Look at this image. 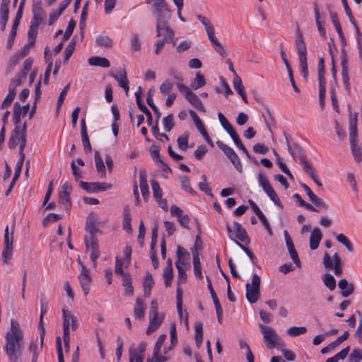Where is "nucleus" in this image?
Wrapping results in <instances>:
<instances>
[{
  "label": "nucleus",
  "mask_w": 362,
  "mask_h": 362,
  "mask_svg": "<svg viewBox=\"0 0 362 362\" xmlns=\"http://www.w3.org/2000/svg\"><path fill=\"white\" fill-rule=\"evenodd\" d=\"M146 4H151L153 16L156 18V33L160 35L161 28L165 27L168 33L170 32V37L173 35L172 28L170 26L169 21L171 18L172 12L168 7L165 0H146Z\"/></svg>",
  "instance_id": "obj_2"
},
{
  "label": "nucleus",
  "mask_w": 362,
  "mask_h": 362,
  "mask_svg": "<svg viewBox=\"0 0 362 362\" xmlns=\"http://www.w3.org/2000/svg\"><path fill=\"white\" fill-rule=\"evenodd\" d=\"M210 42L214 47L216 52L220 55L224 57L227 55V52L225 51L223 46L221 43L218 40L216 37L214 35L210 38H209Z\"/></svg>",
  "instance_id": "obj_37"
},
{
  "label": "nucleus",
  "mask_w": 362,
  "mask_h": 362,
  "mask_svg": "<svg viewBox=\"0 0 362 362\" xmlns=\"http://www.w3.org/2000/svg\"><path fill=\"white\" fill-rule=\"evenodd\" d=\"M99 222L96 215L93 213L88 214L86 218L85 230L88 233H102L99 228Z\"/></svg>",
  "instance_id": "obj_16"
},
{
  "label": "nucleus",
  "mask_w": 362,
  "mask_h": 362,
  "mask_svg": "<svg viewBox=\"0 0 362 362\" xmlns=\"http://www.w3.org/2000/svg\"><path fill=\"white\" fill-rule=\"evenodd\" d=\"M197 19L201 22V23L204 26L207 37L210 38L215 35V30L214 25L209 19H208L206 16H204L201 14L197 16Z\"/></svg>",
  "instance_id": "obj_26"
},
{
  "label": "nucleus",
  "mask_w": 362,
  "mask_h": 362,
  "mask_svg": "<svg viewBox=\"0 0 362 362\" xmlns=\"http://www.w3.org/2000/svg\"><path fill=\"white\" fill-rule=\"evenodd\" d=\"M170 214L172 216L177 218V221L182 227L185 229L189 230V223L190 222V218L187 214H184L183 211L176 205H173L170 207Z\"/></svg>",
  "instance_id": "obj_11"
},
{
  "label": "nucleus",
  "mask_w": 362,
  "mask_h": 362,
  "mask_svg": "<svg viewBox=\"0 0 362 362\" xmlns=\"http://www.w3.org/2000/svg\"><path fill=\"white\" fill-rule=\"evenodd\" d=\"M293 198L296 200V202L300 206L305 207L308 211L319 212V209L315 207L314 206L309 203H307L302 199L299 194H294L293 195Z\"/></svg>",
  "instance_id": "obj_35"
},
{
  "label": "nucleus",
  "mask_w": 362,
  "mask_h": 362,
  "mask_svg": "<svg viewBox=\"0 0 362 362\" xmlns=\"http://www.w3.org/2000/svg\"><path fill=\"white\" fill-rule=\"evenodd\" d=\"M5 338L4 350L9 362H18L23 348V333L19 323L13 319L11 320V329L6 333Z\"/></svg>",
  "instance_id": "obj_1"
},
{
  "label": "nucleus",
  "mask_w": 362,
  "mask_h": 362,
  "mask_svg": "<svg viewBox=\"0 0 362 362\" xmlns=\"http://www.w3.org/2000/svg\"><path fill=\"white\" fill-rule=\"evenodd\" d=\"M336 239L337 240L338 242L343 244L349 252H351L354 251V246L351 242L348 239V238L346 235H344L342 233H340L337 235Z\"/></svg>",
  "instance_id": "obj_50"
},
{
  "label": "nucleus",
  "mask_w": 362,
  "mask_h": 362,
  "mask_svg": "<svg viewBox=\"0 0 362 362\" xmlns=\"http://www.w3.org/2000/svg\"><path fill=\"white\" fill-rule=\"evenodd\" d=\"M324 284L331 291L336 288V280L334 277L330 274H325L322 278Z\"/></svg>",
  "instance_id": "obj_46"
},
{
  "label": "nucleus",
  "mask_w": 362,
  "mask_h": 362,
  "mask_svg": "<svg viewBox=\"0 0 362 362\" xmlns=\"http://www.w3.org/2000/svg\"><path fill=\"white\" fill-rule=\"evenodd\" d=\"M226 230H227V232L228 234V237L230 239L233 240L234 242L235 243V244L247 255V256L250 257V259L252 260V262H255V259H256V257L254 255V253L249 248L246 247L242 243H240L235 239L233 238L232 236L233 235V230H232L230 226L228 223L226 224Z\"/></svg>",
  "instance_id": "obj_25"
},
{
  "label": "nucleus",
  "mask_w": 362,
  "mask_h": 362,
  "mask_svg": "<svg viewBox=\"0 0 362 362\" xmlns=\"http://www.w3.org/2000/svg\"><path fill=\"white\" fill-rule=\"evenodd\" d=\"M348 58L346 51H342V60L341 61V77L342 81L344 85L345 89L347 91L348 94L351 93V84L349 82V69H348Z\"/></svg>",
  "instance_id": "obj_9"
},
{
  "label": "nucleus",
  "mask_w": 362,
  "mask_h": 362,
  "mask_svg": "<svg viewBox=\"0 0 362 362\" xmlns=\"http://www.w3.org/2000/svg\"><path fill=\"white\" fill-rule=\"evenodd\" d=\"M259 328L264 335V340L267 346L270 349H274L276 346V340L279 339V336L271 327L259 325Z\"/></svg>",
  "instance_id": "obj_6"
},
{
  "label": "nucleus",
  "mask_w": 362,
  "mask_h": 362,
  "mask_svg": "<svg viewBox=\"0 0 362 362\" xmlns=\"http://www.w3.org/2000/svg\"><path fill=\"white\" fill-rule=\"evenodd\" d=\"M361 360L362 351L359 349H354L348 358V362H360Z\"/></svg>",
  "instance_id": "obj_59"
},
{
  "label": "nucleus",
  "mask_w": 362,
  "mask_h": 362,
  "mask_svg": "<svg viewBox=\"0 0 362 362\" xmlns=\"http://www.w3.org/2000/svg\"><path fill=\"white\" fill-rule=\"evenodd\" d=\"M76 40L73 38L64 49V63H66L75 50Z\"/></svg>",
  "instance_id": "obj_44"
},
{
  "label": "nucleus",
  "mask_w": 362,
  "mask_h": 362,
  "mask_svg": "<svg viewBox=\"0 0 362 362\" xmlns=\"http://www.w3.org/2000/svg\"><path fill=\"white\" fill-rule=\"evenodd\" d=\"M300 187L304 189L309 199L316 206V208L329 209V206L321 198L317 197L306 184L300 183Z\"/></svg>",
  "instance_id": "obj_12"
},
{
  "label": "nucleus",
  "mask_w": 362,
  "mask_h": 362,
  "mask_svg": "<svg viewBox=\"0 0 362 362\" xmlns=\"http://www.w3.org/2000/svg\"><path fill=\"white\" fill-rule=\"evenodd\" d=\"M62 316H63V335H69V327H70V321L71 315L69 311L63 308L62 309Z\"/></svg>",
  "instance_id": "obj_34"
},
{
  "label": "nucleus",
  "mask_w": 362,
  "mask_h": 362,
  "mask_svg": "<svg viewBox=\"0 0 362 362\" xmlns=\"http://www.w3.org/2000/svg\"><path fill=\"white\" fill-rule=\"evenodd\" d=\"M351 151L356 162L362 160V146H357L356 141L350 142Z\"/></svg>",
  "instance_id": "obj_38"
},
{
  "label": "nucleus",
  "mask_w": 362,
  "mask_h": 362,
  "mask_svg": "<svg viewBox=\"0 0 362 362\" xmlns=\"http://www.w3.org/2000/svg\"><path fill=\"white\" fill-rule=\"evenodd\" d=\"M89 65L94 66H100L103 68H107L110 66L109 60L103 57H91L88 59Z\"/></svg>",
  "instance_id": "obj_28"
},
{
  "label": "nucleus",
  "mask_w": 362,
  "mask_h": 362,
  "mask_svg": "<svg viewBox=\"0 0 362 362\" xmlns=\"http://www.w3.org/2000/svg\"><path fill=\"white\" fill-rule=\"evenodd\" d=\"M176 256L177 260L175 262V267L178 272L177 276V284H184L187 281V274L185 269L182 268V265L185 264V259L189 258V253L182 246L178 245L176 251Z\"/></svg>",
  "instance_id": "obj_3"
},
{
  "label": "nucleus",
  "mask_w": 362,
  "mask_h": 362,
  "mask_svg": "<svg viewBox=\"0 0 362 362\" xmlns=\"http://www.w3.org/2000/svg\"><path fill=\"white\" fill-rule=\"evenodd\" d=\"M139 185L142 197L145 201H147L150 192L145 170H141L139 172Z\"/></svg>",
  "instance_id": "obj_21"
},
{
  "label": "nucleus",
  "mask_w": 362,
  "mask_h": 362,
  "mask_svg": "<svg viewBox=\"0 0 362 362\" xmlns=\"http://www.w3.org/2000/svg\"><path fill=\"white\" fill-rule=\"evenodd\" d=\"M313 8H314V13H315V18L316 25L317 27V30L320 33V35L322 37H323L324 40L326 39V30L324 28L322 21H320V10L318 8V5L316 2L313 3Z\"/></svg>",
  "instance_id": "obj_24"
},
{
  "label": "nucleus",
  "mask_w": 362,
  "mask_h": 362,
  "mask_svg": "<svg viewBox=\"0 0 362 362\" xmlns=\"http://www.w3.org/2000/svg\"><path fill=\"white\" fill-rule=\"evenodd\" d=\"M338 286L341 290V295L344 298L349 296L354 291V285L349 284L345 279H342L339 281Z\"/></svg>",
  "instance_id": "obj_23"
},
{
  "label": "nucleus",
  "mask_w": 362,
  "mask_h": 362,
  "mask_svg": "<svg viewBox=\"0 0 362 362\" xmlns=\"http://www.w3.org/2000/svg\"><path fill=\"white\" fill-rule=\"evenodd\" d=\"M189 133L185 132L177 138V142L180 149L185 151L188 148Z\"/></svg>",
  "instance_id": "obj_53"
},
{
  "label": "nucleus",
  "mask_w": 362,
  "mask_h": 362,
  "mask_svg": "<svg viewBox=\"0 0 362 362\" xmlns=\"http://www.w3.org/2000/svg\"><path fill=\"white\" fill-rule=\"evenodd\" d=\"M72 189L71 185L68 181H66L62 187V191L59 193L60 204L62 205L64 209L69 211L71 207L70 194L72 192Z\"/></svg>",
  "instance_id": "obj_7"
},
{
  "label": "nucleus",
  "mask_w": 362,
  "mask_h": 362,
  "mask_svg": "<svg viewBox=\"0 0 362 362\" xmlns=\"http://www.w3.org/2000/svg\"><path fill=\"white\" fill-rule=\"evenodd\" d=\"M189 112L190 116L192 117V119L197 129L199 130L200 134L202 135V136L204 137L206 142L209 145H210L211 147H214V143H213L212 140L211 139V138L209 137V136L204 127V125L203 124L202 120L200 119V118L199 117L197 114L194 110H190L189 111Z\"/></svg>",
  "instance_id": "obj_10"
},
{
  "label": "nucleus",
  "mask_w": 362,
  "mask_h": 362,
  "mask_svg": "<svg viewBox=\"0 0 362 362\" xmlns=\"http://www.w3.org/2000/svg\"><path fill=\"white\" fill-rule=\"evenodd\" d=\"M357 113L354 118H351L349 122V139L350 142L356 141L357 137Z\"/></svg>",
  "instance_id": "obj_32"
},
{
  "label": "nucleus",
  "mask_w": 362,
  "mask_h": 362,
  "mask_svg": "<svg viewBox=\"0 0 362 362\" xmlns=\"http://www.w3.org/2000/svg\"><path fill=\"white\" fill-rule=\"evenodd\" d=\"M258 182L266 194L269 193L273 189L272 186L264 173H259Z\"/></svg>",
  "instance_id": "obj_36"
},
{
  "label": "nucleus",
  "mask_w": 362,
  "mask_h": 362,
  "mask_svg": "<svg viewBox=\"0 0 362 362\" xmlns=\"http://www.w3.org/2000/svg\"><path fill=\"white\" fill-rule=\"evenodd\" d=\"M292 153H289L293 158L296 160L297 158L300 160V163L305 168V166H308L310 164L303 147L298 143L293 144Z\"/></svg>",
  "instance_id": "obj_13"
},
{
  "label": "nucleus",
  "mask_w": 362,
  "mask_h": 362,
  "mask_svg": "<svg viewBox=\"0 0 362 362\" xmlns=\"http://www.w3.org/2000/svg\"><path fill=\"white\" fill-rule=\"evenodd\" d=\"M94 158L97 171L101 173V177H105V166L98 151H95Z\"/></svg>",
  "instance_id": "obj_33"
},
{
  "label": "nucleus",
  "mask_w": 362,
  "mask_h": 362,
  "mask_svg": "<svg viewBox=\"0 0 362 362\" xmlns=\"http://www.w3.org/2000/svg\"><path fill=\"white\" fill-rule=\"evenodd\" d=\"M90 247H91V254H90V259L93 262V265L95 267L97 264V259L100 255V251L99 249V244L98 243H95V244L90 245Z\"/></svg>",
  "instance_id": "obj_52"
},
{
  "label": "nucleus",
  "mask_w": 362,
  "mask_h": 362,
  "mask_svg": "<svg viewBox=\"0 0 362 362\" xmlns=\"http://www.w3.org/2000/svg\"><path fill=\"white\" fill-rule=\"evenodd\" d=\"M163 122L165 130L167 132H170L175 125V123L173 121V115L170 114V115H167L166 117H164L163 119Z\"/></svg>",
  "instance_id": "obj_58"
},
{
  "label": "nucleus",
  "mask_w": 362,
  "mask_h": 362,
  "mask_svg": "<svg viewBox=\"0 0 362 362\" xmlns=\"http://www.w3.org/2000/svg\"><path fill=\"white\" fill-rule=\"evenodd\" d=\"M217 146L224 153V154L229 159L235 153L234 150L230 146L225 144L223 141L218 140L216 141Z\"/></svg>",
  "instance_id": "obj_51"
},
{
  "label": "nucleus",
  "mask_w": 362,
  "mask_h": 362,
  "mask_svg": "<svg viewBox=\"0 0 362 362\" xmlns=\"http://www.w3.org/2000/svg\"><path fill=\"white\" fill-rule=\"evenodd\" d=\"M110 75L114 78L117 82L120 87H122L126 92L129 91V81L127 79V71L124 69L120 70L118 74H115L112 72Z\"/></svg>",
  "instance_id": "obj_18"
},
{
  "label": "nucleus",
  "mask_w": 362,
  "mask_h": 362,
  "mask_svg": "<svg viewBox=\"0 0 362 362\" xmlns=\"http://www.w3.org/2000/svg\"><path fill=\"white\" fill-rule=\"evenodd\" d=\"M22 138V127H15L13 130L11 132L8 141V146L11 149L15 148L18 143L21 141Z\"/></svg>",
  "instance_id": "obj_19"
},
{
  "label": "nucleus",
  "mask_w": 362,
  "mask_h": 362,
  "mask_svg": "<svg viewBox=\"0 0 362 362\" xmlns=\"http://www.w3.org/2000/svg\"><path fill=\"white\" fill-rule=\"evenodd\" d=\"M333 260L334 262L332 269L337 276H340L342 274V263L340 256L336 252L333 255Z\"/></svg>",
  "instance_id": "obj_43"
},
{
  "label": "nucleus",
  "mask_w": 362,
  "mask_h": 362,
  "mask_svg": "<svg viewBox=\"0 0 362 362\" xmlns=\"http://www.w3.org/2000/svg\"><path fill=\"white\" fill-rule=\"evenodd\" d=\"M307 331L305 327H291L288 329L287 333L291 337H297L305 334Z\"/></svg>",
  "instance_id": "obj_60"
},
{
  "label": "nucleus",
  "mask_w": 362,
  "mask_h": 362,
  "mask_svg": "<svg viewBox=\"0 0 362 362\" xmlns=\"http://www.w3.org/2000/svg\"><path fill=\"white\" fill-rule=\"evenodd\" d=\"M260 277L255 274L252 276V283H247L246 287V298L251 303H256L260 298Z\"/></svg>",
  "instance_id": "obj_4"
},
{
  "label": "nucleus",
  "mask_w": 362,
  "mask_h": 362,
  "mask_svg": "<svg viewBox=\"0 0 362 362\" xmlns=\"http://www.w3.org/2000/svg\"><path fill=\"white\" fill-rule=\"evenodd\" d=\"M284 236L285 238L288 251L291 255L292 260L293 261V262L296 265V267H300V261L298 257V255L295 249V246L292 241V239H291V236L289 235L287 230L284 231Z\"/></svg>",
  "instance_id": "obj_15"
},
{
  "label": "nucleus",
  "mask_w": 362,
  "mask_h": 362,
  "mask_svg": "<svg viewBox=\"0 0 362 362\" xmlns=\"http://www.w3.org/2000/svg\"><path fill=\"white\" fill-rule=\"evenodd\" d=\"M165 339H166V334H165L160 335L159 337L158 338L156 343L155 344V346L153 348V351L154 356H156L158 354H160L161 347H162Z\"/></svg>",
  "instance_id": "obj_61"
},
{
  "label": "nucleus",
  "mask_w": 362,
  "mask_h": 362,
  "mask_svg": "<svg viewBox=\"0 0 362 362\" xmlns=\"http://www.w3.org/2000/svg\"><path fill=\"white\" fill-rule=\"evenodd\" d=\"M299 57L300 67L304 78L307 79L308 76V63H307V49L306 46L296 47Z\"/></svg>",
  "instance_id": "obj_17"
},
{
  "label": "nucleus",
  "mask_w": 362,
  "mask_h": 362,
  "mask_svg": "<svg viewBox=\"0 0 362 362\" xmlns=\"http://www.w3.org/2000/svg\"><path fill=\"white\" fill-rule=\"evenodd\" d=\"M134 316L139 320H144L145 316L144 313V302L139 298H137L134 308Z\"/></svg>",
  "instance_id": "obj_30"
},
{
  "label": "nucleus",
  "mask_w": 362,
  "mask_h": 362,
  "mask_svg": "<svg viewBox=\"0 0 362 362\" xmlns=\"http://www.w3.org/2000/svg\"><path fill=\"white\" fill-rule=\"evenodd\" d=\"M132 217L130 215V209L129 208V206H125L123 210V229L127 232V233H132Z\"/></svg>",
  "instance_id": "obj_29"
},
{
  "label": "nucleus",
  "mask_w": 362,
  "mask_h": 362,
  "mask_svg": "<svg viewBox=\"0 0 362 362\" xmlns=\"http://www.w3.org/2000/svg\"><path fill=\"white\" fill-rule=\"evenodd\" d=\"M326 83H319V103L322 109L325 103Z\"/></svg>",
  "instance_id": "obj_63"
},
{
  "label": "nucleus",
  "mask_w": 362,
  "mask_h": 362,
  "mask_svg": "<svg viewBox=\"0 0 362 362\" xmlns=\"http://www.w3.org/2000/svg\"><path fill=\"white\" fill-rule=\"evenodd\" d=\"M173 35L168 37L170 35V32L168 33L167 29L165 27L161 28L160 30V35H158L156 33L157 37H162L163 36V38L158 40L156 45H155V54L158 55L161 53L162 49H163L165 44L170 42L172 43L173 46H175L176 44L175 40V32L172 29Z\"/></svg>",
  "instance_id": "obj_5"
},
{
  "label": "nucleus",
  "mask_w": 362,
  "mask_h": 362,
  "mask_svg": "<svg viewBox=\"0 0 362 362\" xmlns=\"http://www.w3.org/2000/svg\"><path fill=\"white\" fill-rule=\"evenodd\" d=\"M144 355H139L137 350L129 349V362H144Z\"/></svg>",
  "instance_id": "obj_64"
},
{
  "label": "nucleus",
  "mask_w": 362,
  "mask_h": 362,
  "mask_svg": "<svg viewBox=\"0 0 362 362\" xmlns=\"http://www.w3.org/2000/svg\"><path fill=\"white\" fill-rule=\"evenodd\" d=\"M206 84L204 76L199 72L196 74L195 78L192 81L190 86L194 90H197L203 87Z\"/></svg>",
  "instance_id": "obj_39"
},
{
  "label": "nucleus",
  "mask_w": 362,
  "mask_h": 362,
  "mask_svg": "<svg viewBox=\"0 0 362 362\" xmlns=\"http://www.w3.org/2000/svg\"><path fill=\"white\" fill-rule=\"evenodd\" d=\"M21 106L18 102L14 103L13 118L15 127H21Z\"/></svg>",
  "instance_id": "obj_45"
},
{
  "label": "nucleus",
  "mask_w": 362,
  "mask_h": 362,
  "mask_svg": "<svg viewBox=\"0 0 362 362\" xmlns=\"http://www.w3.org/2000/svg\"><path fill=\"white\" fill-rule=\"evenodd\" d=\"M80 187L88 193L103 192L112 188V185L106 182H87L81 181Z\"/></svg>",
  "instance_id": "obj_8"
},
{
  "label": "nucleus",
  "mask_w": 362,
  "mask_h": 362,
  "mask_svg": "<svg viewBox=\"0 0 362 362\" xmlns=\"http://www.w3.org/2000/svg\"><path fill=\"white\" fill-rule=\"evenodd\" d=\"M33 64V59L31 57L27 58L23 62V67L21 72L18 74L23 78H25L29 71L30 70Z\"/></svg>",
  "instance_id": "obj_47"
},
{
  "label": "nucleus",
  "mask_w": 362,
  "mask_h": 362,
  "mask_svg": "<svg viewBox=\"0 0 362 362\" xmlns=\"http://www.w3.org/2000/svg\"><path fill=\"white\" fill-rule=\"evenodd\" d=\"M317 73H318L319 83H326V79L325 78V61L322 57L320 58L319 61H318Z\"/></svg>",
  "instance_id": "obj_42"
},
{
  "label": "nucleus",
  "mask_w": 362,
  "mask_h": 362,
  "mask_svg": "<svg viewBox=\"0 0 362 362\" xmlns=\"http://www.w3.org/2000/svg\"><path fill=\"white\" fill-rule=\"evenodd\" d=\"M78 279L84 295L87 296L90 291L91 278L90 276L89 269L84 265H81V272L78 276Z\"/></svg>",
  "instance_id": "obj_14"
},
{
  "label": "nucleus",
  "mask_w": 362,
  "mask_h": 362,
  "mask_svg": "<svg viewBox=\"0 0 362 362\" xmlns=\"http://www.w3.org/2000/svg\"><path fill=\"white\" fill-rule=\"evenodd\" d=\"M195 341L197 346L199 348L203 341V325L198 322L195 325Z\"/></svg>",
  "instance_id": "obj_41"
},
{
  "label": "nucleus",
  "mask_w": 362,
  "mask_h": 362,
  "mask_svg": "<svg viewBox=\"0 0 362 362\" xmlns=\"http://www.w3.org/2000/svg\"><path fill=\"white\" fill-rule=\"evenodd\" d=\"M154 284L153 276L150 272H147L143 282L144 293L146 297H149L151 293V288Z\"/></svg>",
  "instance_id": "obj_31"
},
{
  "label": "nucleus",
  "mask_w": 362,
  "mask_h": 362,
  "mask_svg": "<svg viewBox=\"0 0 362 362\" xmlns=\"http://www.w3.org/2000/svg\"><path fill=\"white\" fill-rule=\"evenodd\" d=\"M95 43L98 47L108 48L112 47V41L107 36L100 35L96 38Z\"/></svg>",
  "instance_id": "obj_49"
},
{
  "label": "nucleus",
  "mask_w": 362,
  "mask_h": 362,
  "mask_svg": "<svg viewBox=\"0 0 362 362\" xmlns=\"http://www.w3.org/2000/svg\"><path fill=\"white\" fill-rule=\"evenodd\" d=\"M233 85L238 95H240L245 92L244 86L243 85L242 80L238 75L234 77Z\"/></svg>",
  "instance_id": "obj_57"
},
{
  "label": "nucleus",
  "mask_w": 362,
  "mask_h": 362,
  "mask_svg": "<svg viewBox=\"0 0 362 362\" xmlns=\"http://www.w3.org/2000/svg\"><path fill=\"white\" fill-rule=\"evenodd\" d=\"M151 184L153 190V196L154 199H160L162 197L163 193L159 183L156 180H152L151 181Z\"/></svg>",
  "instance_id": "obj_54"
},
{
  "label": "nucleus",
  "mask_w": 362,
  "mask_h": 362,
  "mask_svg": "<svg viewBox=\"0 0 362 362\" xmlns=\"http://www.w3.org/2000/svg\"><path fill=\"white\" fill-rule=\"evenodd\" d=\"M139 109L146 116V122L148 126L152 124V115L149 109L143 103L137 105Z\"/></svg>",
  "instance_id": "obj_62"
},
{
  "label": "nucleus",
  "mask_w": 362,
  "mask_h": 362,
  "mask_svg": "<svg viewBox=\"0 0 362 362\" xmlns=\"http://www.w3.org/2000/svg\"><path fill=\"white\" fill-rule=\"evenodd\" d=\"M304 171L308 174L312 180L316 183V185L319 187H322V184L318 179V176L315 174L314 168L311 166V165H309L308 166H305V168H303Z\"/></svg>",
  "instance_id": "obj_55"
},
{
  "label": "nucleus",
  "mask_w": 362,
  "mask_h": 362,
  "mask_svg": "<svg viewBox=\"0 0 362 362\" xmlns=\"http://www.w3.org/2000/svg\"><path fill=\"white\" fill-rule=\"evenodd\" d=\"M233 225L235 230V238L244 243L245 245H248L250 242V239L247 235L246 230L237 221H234Z\"/></svg>",
  "instance_id": "obj_20"
},
{
  "label": "nucleus",
  "mask_w": 362,
  "mask_h": 362,
  "mask_svg": "<svg viewBox=\"0 0 362 362\" xmlns=\"http://www.w3.org/2000/svg\"><path fill=\"white\" fill-rule=\"evenodd\" d=\"M177 87L178 90L185 94V98L192 105L196 99L198 98V96L193 93L187 86L182 83H177Z\"/></svg>",
  "instance_id": "obj_27"
},
{
  "label": "nucleus",
  "mask_w": 362,
  "mask_h": 362,
  "mask_svg": "<svg viewBox=\"0 0 362 362\" xmlns=\"http://www.w3.org/2000/svg\"><path fill=\"white\" fill-rule=\"evenodd\" d=\"M177 310L180 320L183 318L182 312V291L180 287H177L176 291Z\"/></svg>",
  "instance_id": "obj_40"
},
{
  "label": "nucleus",
  "mask_w": 362,
  "mask_h": 362,
  "mask_svg": "<svg viewBox=\"0 0 362 362\" xmlns=\"http://www.w3.org/2000/svg\"><path fill=\"white\" fill-rule=\"evenodd\" d=\"M180 180L181 183V187L185 191L190 193V194H194L195 191L192 189V187L190 185V180L189 178L186 175H182L180 177Z\"/></svg>",
  "instance_id": "obj_48"
},
{
  "label": "nucleus",
  "mask_w": 362,
  "mask_h": 362,
  "mask_svg": "<svg viewBox=\"0 0 362 362\" xmlns=\"http://www.w3.org/2000/svg\"><path fill=\"white\" fill-rule=\"evenodd\" d=\"M322 234L319 228H315L311 232L310 236V248L312 250H316L320 245V243L322 240Z\"/></svg>",
  "instance_id": "obj_22"
},
{
  "label": "nucleus",
  "mask_w": 362,
  "mask_h": 362,
  "mask_svg": "<svg viewBox=\"0 0 362 362\" xmlns=\"http://www.w3.org/2000/svg\"><path fill=\"white\" fill-rule=\"evenodd\" d=\"M4 246H6V249H8V247H13V230L11 231V235H9L8 226L6 227V228L4 230Z\"/></svg>",
  "instance_id": "obj_56"
}]
</instances>
